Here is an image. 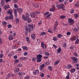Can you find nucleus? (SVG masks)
<instances>
[{"label": "nucleus", "mask_w": 79, "mask_h": 79, "mask_svg": "<svg viewBox=\"0 0 79 79\" xmlns=\"http://www.w3.org/2000/svg\"><path fill=\"white\" fill-rule=\"evenodd\" d=\"M22 18L23 20L27 21L28 23H30V22H32L31 18H29V14L28 13H27L25 15H23L22 16Z\"/></svg>", "instance_id": "obj_1"}, {"label": "nucleus", "mask_w": 79, "mask_h": 79, "mask_svg": "<svg viewBox=\"0 0 79 79\" xmlns=\"http://www.w3.org/2000/svg\"><path fill=\"white\" fill-rule=\"evenodd\" d=\"M25 31L28 32H30L31 31H33V25H28V27L25 28Z\"/></svg>", "instance_id": "obj_2"}, {"label": "nucleus", "mask_w": 79, "mask_h": 79, "mask_svg": "<svg viewBox=\"0 0 79 79\" xmlns=\"http://www.w3.org/2000/svg\"><path fill=\"white\" fill-rule=\"evenodd\" d=\"M42 55L41 54H39L37 56V61L38 63H40L42 61Z\"/></svg>", "instance_id": "obj_3"}, {"label": "nucleus", "mask_w": 79, "mask_h": 79, "mask_svg": "<svg viewBox=\"0 0 79 79\" xmlns=\"http://www.w3.org/2000/svg\"><path fill=\"white\" fill-rule=\"evenodd\" d=\"M56 6L57 8L59 10H60V9L64 8L65 7L64 5V4L62 3H61L59 5H56Z\"/></svg>", "instance_id": "obj_4"}, {"label": "nucleus", "mask_w": 79, "mask_h": 79, "mask_svg": "<svg viewBox=\"0 0 79 79\" xmlns=\"http://www.w3.org/2000/svg\"><path fill=\"white\" fill-rule=\"evenodd\" d=\"M10 15L11 16H7L5 17V19H6V20H8V19L13 20V15Z\"/></svg>", "instance_id": "obj_5"}, {"label": "nucleus", "mask_w": 79, "mask_h": 79, "mask_svg": "<svg viewBox=\"0 0 79 79\" xmlns=\"http://www.w3.org/2000/svg\"><path fill=\"white\" fill-rule=\"evenodd\" d=\"M68 22L69 23H70L71 24H73L74 23V21L71 18H69L68 19Z\"/></svg>", "instance_id": "obj_6"}, {"label": "nucleus", "mask_w": 79, "mask_h": 79, "mask_svg": "<svg viewBox=\"0 0 79 79\" xmlns=\"http://www.w3.org/2000/svg\"><path fill=\"white\" fill-rule=\"evenodd\" d=\"M30 16L32 18H34L36 16V14L35 12L31 13L30 14Z\"/></svg>", "instance_id": "obj_7"}, {"label": "nucleus", "mask_w": 79, "mask_h": 79, "mask_svg": "<svg viewBox=\"0 0 79 79\" xmlns=\"http://www.w3.org/2000/svg\"><path fill=\"white\" fill-rule=\"evenodd\" d=\"M39 73V71L38 69L35 70L33 71V74H34V75H37Z\"/></svg>", "instance_id": "obj_8"}, {"label": "nucleus", "mask_w": 79, "mask_h": 79, "mask_svg": "<svg viewBox=\"0 0 79 79\" xmlns=\"http://www.w3.org/2000/svg\"><path fill=\"white\" fill-rule=\"evenodd\" d=\"M13 10L11 9H9L7 11V14H9L10 15H12Z\"/></svg>", "instance_id": "obj_9"}, {"label": "nucleus", "mask_w": 79, "mask_h": 79, "mask_svg": "<svg viewBox=\"0 0 79 79\" xmlns=\"http://www.w3.org/2000/svg\"><path fill=\"white\" fill-rule=\"evenodd\" d=\"M55 5H53L52 6V8L50 9V11H55Z\"/></svg>", "instance_id": "obj_10"}, {"label": "nucleus", "mask_w": 79, "mask_h": 79, "mask_svg": "<svg viewBox=\"0 0 79 79\" xmlns=\"http://www.w3.org/2000/svg\"><path fill=\"white\" fill-rule=\"evenodd\" d=\"M45 67V64H42V65H40V71H42L43 69H44V68Z\"/></svg>", "instance_id": "obj_11"}, {"label": "nucleus", "mask_w": 79, "mask_h": 79, "mask_svg": "<svg viewBox=\"0 0 79 79\" xmlns=\"http://www.w3.org/2000/svg\"><path fill=\"white\" fill-rule=\"evenodd\" d=\"M41 45L42 47V48H44V49H45V48H47L45 44H44V43L43 42L41 43Z\"/></svg>", "instance_id": "obj_12"}, {"label": "nucleus", "mask_w": 79, "mask_h": 79, "mask_svg": "<svg viewBox=\"0 0 79 79\" xmlns=\"http://www.w3.org/2000/svg\"><path fill=\"white\" fill-rule=\"evenodd\" d=\"M77 39V37L76 36H73L71 38V40L72 41H74V40H76Z\"/></svg>", "instance_id": "obj_13"}, {"label": "nucleus", "mask_w": 79, "mask_h": 79, "mask_svg": "<svg viewBox=\"0 0 79 79\" xmlns=\"http://www.w3.org/2000/svg\"><path fill=\"white\" fill-rule=\"evenodd\" d=\"M48 69L50 71H53V67L51 66H48Z\"/></svg>", "instance_id": "obj_14"}, {"label": "nucleus", "mask_w": 79, "mask_h": 79, "mask_svg": "<svg viewBox=\"0 0 79 79\" xmlns=\"http://www.w3.org/2000/svg\"><path fill=\"white\" fill-rule=\"evenodd\" d=\"M71 58L72 59V60H73L74 62H75V61H77L78 60H77V58L73 56L71 57Z\"/></svg>", "instance_id": "obj_15"}, {"label": "nucleus", "mask_w": 79, "mask_h": 79, "mask_svg": "<svg viewBox=\"0 0 79 79\" xmlns=\"http://www.w3.org/2000/svg\"><path fill=\"white\" fill-rule=\"evenodd\" d=\"M31 38L33 40H35V35L34 34H32L31 35Z\"/></svg>", "instance_id": "obj_16"}, {"label": "nucleus", "mask_w": 79, "mask_h": 79, "mask_svg": "<svg viewBox=\"0 0 79 79\" xmlns=\"http://www.w3.org/2000/svg\"><path fill=\"white\" fill-rule=\"evenodd\" d=\"M14 13L15 17H17L18 16V14H17V11L16 9H14Z\"/></svg>", "instance_id": "obj_17"}, {"label": "nucleus", "mask_w": 79, "mask_h": 79, "mask_svg": "<svg viewBox=\"0 0 79 79\" xmlns=\"http://www.w3.org/2000/svg\"><path fill=\"white\" fill-rule=\"evenodd\" d=\"M19 68H17L14 69V72L15 73H17L19 72Z\"/></svg>", "instance_id": "obj_18"}, {"label": "nucleus", "mask_w": 79, "mask_h": 79, "mask_svg": "<svg viewBox=\"0 0 79 79\" xmlns=\"http://www.w3.org/2000/svg\"><path fill=\"white\" fill-rule=\"evenodd\" d=\"M10 6L9 5H6L4 6V10H6L9 8H10Z\"/></svg>", "instance_id": "obj_19"}, {"label": "nucleus", "mask_w": 79, "mask_h": 79, "mask_svg": "<svg viewBox=\"0 0 79 79\" xmlns=\"http://www.w3.org/2000/svg\"><path fill=\"white\" fill-rule=\"evenodd\" d=\"M14 56V53L13 52H10L8 55V56L10 57V56Z\"/></svg>", "instance_id": "obj_20"}, {"label": "nucleus", "mask_w": 79, "mask_h": 79, "mask_svg": "<svg viewBox=\"0 0 79 79\" xmlns=\"http://www.w3.org/2000/svg\"><path fill=\"white\" fill-rule=\"evenodd\" d=\"M60 62V60H57L55 62L54 64L55 66H56Z\"/></svg>", "instance_id": "obj_21"}, {"label": "nucleus", "mask_w": 79, "mask_h": 79, "mask_svg": "<svg viewBox=\"0 0 79 79\" xmlns=\"http://www.w3.org/2000/svg\"><path fill=\"white\" fill-rule=\"evenodd\" d=\"M27 59V58L26 57H21L20 58V60H21V61L26 60Z\"/></svg>", "instance_id": "obj_22"}, {"label": "nucleus", "mask_w": 79, "mask_h": 79, "mask_svg": "<svg viewBox=\"0 0 79 79\" xmlns=\"http://www.w3.org/2000/svg\"><path fill=\"white\" fill-rule=\"evenodd\" d=\"M13 39V36L12 35H10L9 36V40H12Z\"/></svg>", "instance_id": "obj_23"}, {"label": "nucleus", "mask_w": 79, "mask_h": 79, "mask_svg": "<svg viewBox=\"0 0 79 79\" xmlns=\"http://www.w3.org/2000/svg\"><path fill=\"white\" fill-rule=\"evenodd\" d=\"M75 71L76 69L75 68L72 69L70 70V72H71L72 73H74V72Z\"/></svg>", "instance_id": "obj_24"}, {"label": "nucleus", "mask_w": 79, "mask_h": 79, "mask_svg": "<svg viewBox=\"0 0 79 79\" xmlns=\"http://www.w3.org/2000/svg\"><path fill=\"white\" fill-rule=\"evenodd\" d=\"M70 74H69V72H68V75L65 77V79H69V76Z\"/></svg>", "instance_id": "obj_25"}, {"label": "nucleus", "mask_w": 79, "mask_h": 79, "mask_svg": "<svg viewBox=\"0 0 79 79\" xmlns=\"http://www.w3.org/2000/svg\"><path fill=\"white\" fill-rule=\"evenodd\" d=\"M26 41H27V42H28V43H30V40H29V37H26Z\"/></svg>", "instance_id": "obj_26"}, {"label": "nucleus", "mask_w": 79, "mask_h": 79, "mask_svg": "<svg viewBox=\"0 0 79 79\" xmlns=\"http://www.w3.org/2000/svg\"><path fill=\"white\" fill-rule=\"evenodd\" d=\"M47 33L46 32H43L40 33V35H47Z\"/></svg>", "instance_id": "obj_27"}, {"label": "nucleus", "mask_w": 79, "mask_h": 79, "mask_svg": "<svg viewBox=\"0 0 79 79\" xmlns=\"http://www.w3.org/2000/svg\"><path fill=\"white\" fill-rule=\"evenodd\" d=\"M17 10L18 11H19L20 13H22L23 12V10L22 9H21L20 8H17Z\"/></svg>", "instance_id": "obj_28"}, {"label": "nucleus", "mask_w": 79, "mask_h": 79, "mask_svg": "<svg viewBox=\"0 0 79 79\" xmlns=\"http://www.w3.org/2000/svg\"><path fill=\"white\" fill-rule=\"evenodd\" d=\"M1 5H2V6H3V5H5V2H4V0H1Z\"/></svg>", "instance_id": "obj_29"}, {"label": "nucleus", "mask_w": 79, "mask_h": 79, "mask_svg": "<svg viewBox=\"0 0 79 79\" xmlns=\"http://www.w3.org/2000/svg\"><path fill=\"white\" fill-rule=\"evenodd\" d=\"M61 51V48L60 47L59 48L57 49V53H60Z\"/></svg>", "instance_id": "obj_30"}, {"label": "nucleus", "mask_w": 79, "mask_h": 79, "mask_svg": "<svg viewBox=\"0 0 79 79\" xmlns=\"http://www.w3.org/2000/svg\"><path fill=\"white\" fill-rule=\"evenodd\" d=\"M34 6L35 8H39V5L37 4H34Z\"/></svg>", "instance_id": "obj_31"}, {"label": "nucleus", "mask_w": 79, "mask_h": 79, "mask_svg": "<svg viewBox=\"0 0 79 79\" xmlns=\"http://www.w3.org/2000/svg\"><path fill=\"white\" fill-rule=\"evenodd\" d=\"M58 25V21L56 20L55 21V26H56V27H57Z\"/></svg>", "instance_id": "obj_32"}, {"label": "nucleus", "mask_w": 79, "mask_h": 79, "mask_svg": "<svg viewBox=\"0 0 79 79\" xmlns=\"http://www.w3.org/2000/svg\"><path fill=\"white\" fill-rule=\"evenodd\" d=\"M22 48L23 49V50H27L28 49V48L26 46L23 47H22Z\"/></svg>", "instance_id": "obj_33"}, {"label": "nucleus", "mask_w": 79, "mask_h": 79, "mask_svg": "<svg viewBox=\"0 0 79 79\" xmlns=\"http://www.w3.org/2000/svg\"><path fill=\"white\" fill-rule=\"evenodd\" d=\"M51 16H52V14H49L47 16H46V18L48 19H50V17Z\"/></svg>", "instance_id": "obj_34"}, {"label": "nucleus", "mask_w": 79, "mask_h": 79, "mask_svg": "<svg viewBox=\"0 0 79 79\" xmlns=\"http://www.w3.org/2000/svg\"><path fill=\"white\" fill-rule=\"evenodd\" d=\"M53 40H54V41H57V40H58V39H57V38L55 37H54L53 38Z\"/></svg>", "instance_id": "obj_35"}, {"label": "nucleus", "mask_w": 79, "mask_h": 79, "mask_svg": "<svg viewBox=\"0 0 79 79\" xmlns=\"http://www.w3.org/2000/svg\"><path fill=\"white\" fill-rule=\"evenodd\" d=\"M28 54V52H25L23 53V55L24 56H27Z\"/></svg>", "instance_id": "obj_36"}, {"label": "nucleus", "mask_w": 79, "mask_h": 79, "mask_svg": "<svg viewBox=\"0 0 79 79\" xmlns=\"http://www.w3.org/2000/svg\"><path fill=\"white\" fill-rule=\"evenodd\" d=\"M73 68V66H71L70 64H69L68 66V69H70V68Z\"/></svg>", "instance_id": "obj_37"}, {"label": "nucleus", "mask_w": 79, "mask_h": 79, "mask_svg": "<svg viewBox=\"0 0 79 79\" xmlns=\"http://www.w3.org/2000/svg\"><path fill=\"white\" fill-rule=\"evenodd\" d=\"M75 44H79V39H77L75 42Z\"/></svg>", "instance_id": "obj_38"}, {"label": "nucleus", "mask_w": 79, "mask_h": 79, "mask_svg": "<svg viewBox=\"0 0 79 79\" xmlns=\"http://www.w3.org/2000/svg\"><path fill=\"white\" fill-rule=\"evenodd\" d=\"M8 76L9 77V78H11V77H12V76H14V75H11V73H9L8 74Z\"/></svg>", "instance_id": "obj_39"}, {"label": "nucleus", "mask_w": 79, "mask_h": 79, "mask_svg": "<svg viewBox=\"0 0 79 79\" xmlns=\"http://www.w3.org/2000/svg\"><path fill=\"white\" fill-rule=\"evenodd\" d=\"M19 76H21V75H23H23H24L25 74L23 72H21L19 73Z\"/></svg>", "instance_id": "obj_40"}, {"label": "nucleus", "mask_w": 79, "mask_h": 79, "mask_svg": "<svg viewBox=\"0 0 79 79\" xmlns=\"http://www.w3.org/2000/svg\"><path fill=\"white\" fill-rule=\"evenodd\" d=\"M19 19L18 18H16V19H15V22L16 23H19Z\"/></svg>", "instance_id": "obj_41"}, {"label": "nucleus", "mask_w": 79, "mask_h": 79, "mask_svg": "<svg viewBox=\"0 0 79 79\" xmlns=\"http://www.w3.org/2000/svg\"><path fill=\"white\" fill-rule=\"evenodd\" d=\"M56 27H57L55 26V27H54V28L53 30L54 32H55V31H56V29H57V28H56Z\"/></svg>", "instance_id": "obj_42"}, {"label": "nucleus", "mask_w": 79, "mask_h": 79, "mask_svg": "<svg viewBox=\"0 0 79 79\" xmlns=\"http://www.w3.org/2000/svg\"><path fill=\"white\" fill-rule=\"evenodd\" d=\"M75 56H77H77H78V54H77V53L76 52H74V53L73 54Z\"/></svg>", "instance_id": "obj_43"}, {"label": "nucleus", "mask_w": 79, "mask_h": 79, "mask_svg": "<svg viewBox=\"0 0 79 79\" xmlns=\"http://www.w3.org/2000/svg\"><path fill=\"white\" fill-rule=\"evenodd\" d=\"M66 18V16H60V19H64Z\"/></svg>", "instance_id": "obj_44"}, {"label": "nucleus", "mask_w": 79, "mask_h": 79, "mask_svg": "<svg viewBox=\"0 0 79 79\" xmlns=\"http://www.w3.org/2000/svg\"><path fill=\"white\" fill-rule=\"evenodd\" d=\"M14 8H18V6L17 4H15L14 5Z\"/></svg>", "instance_id": "obj_45"}, {"label": "nucleus", "mask_w": 79, "mask_h": 79, "mask_svg": "<svg viewBox=\"0 0 79 79\" xmlns=\"http://www.w3.org/2000/svg\"><path fill=\"white\" fill-rule=\"evenodd\" d=\"M49 14V12H48L45 13L44 14V15L45 16H47V15H48Z\"/></svg>", "instance_id": "obj_46"}, {"label": "nucleus", "mask_w": 79, "mask_h": 79, "mask_svg": "<svg viewBox=\"0 0 79 79\" xmlns=\"http://www.w3.org/2000/svg\"><path fill=\"white\" fill-rule=\"evenodd\" d=\"M74 16L75 18H78V16H79V15L77 14H76L74 15Z\"/></svg>", "instance_id": "obj_47"}, {"label": "nucleus", "mask_w": 79, "mask_h": 79, "mask_svg": "<svg viewBox=\"0 0 79 79\" xmlns=\"http://www.w3.org/2000/svg\"><path fill=\"white\" fill-rule=\"evenodd\" d=\"M48 32H50V33H53V31H52L51 29H48Z\"/></svg>", "instance_id": "obj_48"}, {"label": "nucleus", "mask_w": 79, "mask_h": 79, "mask_svg": "<svg viewBox=\"0 0 79 79\" xmlns=\"http://www.w3.org/2000/svg\"><path fill=\"white\" fill-rule=\"evenodd\" d=\"M7 27L8 28H11V27H12V26L11 24L8 25H7Z\"/></svg>", "instance_id": "obj_49"}, {"label": "nucleus", "mask_w": 79, "mask_h": 79, "mask_svg": "<svg viewBox=\"0 0 79 79\" xmlns=\"http://www.w3.org/2000/svg\"><path fill=\"white\" fill-rule=\"evenodd\" d=\"M18 66H19V67H22V64H21V63H20L19 64H18Z\"/></svg>", "instance_id": "obj_50"}, {"label": "nucleus", "mask_w": 79, "mask_h": 79, "mask_svg": "<svg viewBox=\"0 0 79 79\" xmlns=\"http://www.w3.org/2000/svg\"><path fill=\"white\" fill-rule=\"evenodd\" d=\"M79 5V2H78L75 4V6H78Z\"/></svg>", "instance_id": "obj_51"}, {"label": "nucleus", "mask_w": 79, "mask_h": 79, "mask_svg": "<svg viewBox=\"0 0 79 79\" xmlns=\"http://www.w3.org/2000/svg\"><path fill=\"white\" fill-rule=\"evenodd\" d=\"M6 23L5 22H2V25H3L4 26L6 25Z\"/></svg>", "instance_id": "obj_52"}, {"label": "nucleus", "mask_w": 79, "mask_h": 79, "mask_svg": "<svg viewBox=\"0 0 79 79\" xmlns=\"http://www.w3.org/2000/svg\"><path fill=\"white\" fill-rule=\"evenodd\" d=\"M29 78H30L29 76H27L25 77V79H29Z\"/></svg>", "instance_id": "obj_53"}, {"label": "nucleus", "mask_w": 79, "mask_h": 79, "mask_svg": "<svg viewBox=\"0 0 79 79\" xmlns=\"http://www.w3.org/2000/svg\"><path fill=\"white\" fill-rule=\"evenodd\" d=\"M62 37V35L60 34H59L58 35V37H59V38H60V37Z\"/></svg>", "instance_id": "obj_54"}, {"label": "nucleus", "mask_w": 79, "mask_h": 79, "mask_svg": "<svg viewBox=\"0 0 79 79\" xmlns=\"http://www.w3.org/2000/svg\"><path fill=\"white\" fill-rule=\"evenodd\" d=\"M73 31L74 32H76L77 31V29L76 28H74V29L73 30Z\"/></svg>", "instance_id": "obj_55"}, {"label": "nucleus", "mask_w": 79, "mask_h": 79, "mask_svg": "<svg viewBox=\"0 0 79 79\" xmlns=\"http://www.w3.org/2000/svg\"><path fill=\"white\" fill-rule=\"evenodd\" d=\"M3 54H0V58H3Z\"/></svg>", "instance_id": "obj_56"}, {"label": "nucleus", "mask_w": 79, "mask_h": 79, "mask_svg": "<svg viewBox=\"0 0 79 79\" xmlns=\"http://www.w3.org/2000/svg\"><path fill=\"white\" fill-rule=\"evenodd\" d=\"M40 76L41 77H44V73H41L40 74Z\"/></svg>", "instance_id": "obj_57"}, {"label": "nucleus", "mask_w": 79, "mask_h": 79, "mask_svg": "<svg viewBox=\"0 0 79 79\" xmlns=\"http://www.w3.org/2000/svg\"><path fill=\"white\" fill-rule=\"evenodd\" d=\"M19 62V60H15V63H18Z\"/></svg>", "instance_id": "obj_58"}, {"label": "nucleus", "mask_w": 79, "mask_h": 79, "mask_svg": "<svg viewBox=\"0 0 79 79\" xmlns=\"http://www.w3.org/2000/svg\"><path fill=\"white\" fill-rule=\"evenodd\" d=\"M45 55H46L47 56H49L50 55V54H49V53L47 52H46L45 53Z\"/></svg>", "instance_id": "obj_59"}, {"label": "nucleus", "mask_w": 79, "mask_h": 79, "mask_svg": "<svg viewBox=\"0 0 79 79\" xmlns=\"http://www.w3.org/2000/svg\"><path fill=\"white\" fill-rule=\"evenodd\" d=\"M74 12V10H72L70 11V13H73Z\"/></svg>", "instance_id": "obj_60"}, {"label": "nucleus", "mask_w": 79, "mask_h": 79, "mask_svg": "<svg viewBox=\"0 0 79 79\" xmlns=\"http://www.w3.org/2000/svg\"><path fill=\"white\" fill-rule=\"evenodd\" d=\"M14 58L15 59H17L18 58V57L17 56V55H15L14 56Z\"/></svg>", "instance_id": "obj_61"}, {"label": "nucleus", "mask_w": 79, "mask_h": 79, "mask_svg": "<svg viewBox=\"0 0 79 79\" xmlns=\"http://www.w3.org/2000/svg\"><path fill=\"white\" fill-rule=\"evenodd\" d=\"M63 47H66V43H64L63 45Z\"/></svg>", "instance_id": "obj_62"}, {"label": "nucleus", "mask_w": 79, "mask_h": 79, "mask_svg": "<svg viewBox=\"0 0 79 79\" xmlns=\"http://www.w3.org/2000/svg\"><path fill=\"white\" fill-rule=\"evenodd\" d=\"M70 49H73L74 48V46H72L70 47L69 48Z\"/></svg>", "instance_id": "obj_63"}, {"label": "nucleus", "mask_w": 79, "mask_h": 79, "mask_svg": "<svg viewBox=\"0 0 79 79\" xmlns=\"http://www.w3.org/2000/svg\"><path fill=\"white\" fill-rule=\"evenodd\" d=\"M71 33L70 32H68L67 33V35H70Z\"/></svg>", "instance_id": "obj_64"}]
</instances>
